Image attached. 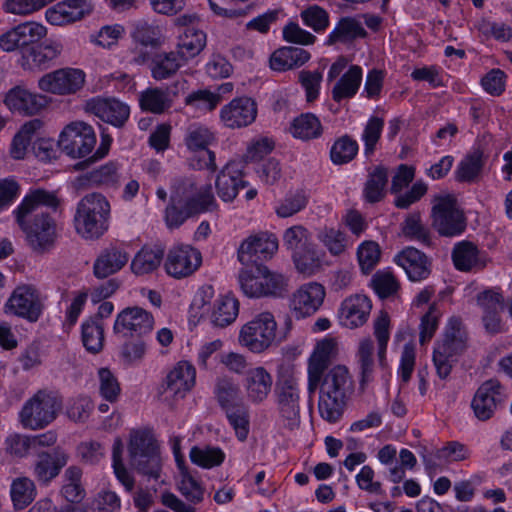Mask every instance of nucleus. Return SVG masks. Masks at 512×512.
I'll list each match as a JSON object with an SVG mask.
<instances>
[{
	"label": "nucleus",
	"instance_id": "39",
	"mask_svg": "<svg viewBox=\"0 0 512 512\" xmlns=\"http://www.w3.org/2000/svg\"><path fill=\"white\" fill-rule=\"evenodd\" d=\"M162 32L159 25L146 20H138L132 23L130 36L136 45L157 48L162 44Z\"/></svg>",
	"mask_w": 512,
	"mask_h": 512
},
{
	"label": "nucleus",
	"instance_id": "52",
	"mask_svg": "<svg viewBox=\"0 0 512 512\" xmlns=\"http://www.w3.org/2000/svg\"><path fill=\"white\" fill-rule=\"evenodd\" d=\"M11 499L16 509H24L36 496L34 482L28 477H19L11 484Z\"/></svg>",
	"mask_w": 512,
	"mask_h": 512
},
{
	"label": "nucleus",
	"instance_id": "63",
	"mask_svg": "<svg viewBox=\"0 0 512 512\" xmlns=\"http://www.w3.org/2000/svg\"><path fill=\"white\" fill-rule=\"evenodd\" d=\"M310 243V234L302 225H294L284 231L283 244L292 252V255Z\"/></svg>",
	"mask_w": 512,
	"mask_h": 512
},
{
	"label": "nucleus",
	"instance_id": "1",
	"mask_svg": "<svg viewBox=\"0 0 512 512\" xmlns=\"http://www.w3.org/2000/svg\"><path fill=\"white\" fill-rule=\"evenodd\" d=\"M59 199L54 192L44 189L31 190L13 211L21 230L25 233L29 246L36 252L50 249L55 242L56 222L46 212L35 213L40 206L57 208Z\"/></svg>",
	"mask_w": 512,
	"mask_h": 512
},
{
	"label": "nucleus",
	"instance_id": "25",
	"mask_svg": "<svg viewBox=\"0 0 512 512\" xmlns=\"http://www.w3.org/2000/svg\"><path fill=\"white\" fill-rule=\"evenodd\" d=\"M4 103L14 113L32 116L39 113L47 105V99L45 96L32 93L24 87L16 86L7 92Z\"/></svg>",
	"mask_w": 512,
	"mask_h": 512
},
{
	"label": "nucleus",
	"instance_id": "37",
	"mask_svg": "<svg viewBox=\"0 0 512 512\" xmlns=\"http://www.w3.org/2000/svg\"><path fill=\"white\" fill-rule=\"evenodd\" d=\"M185 64L175 50L158 53L151 62V76L157 81L169 79Z\"/></svg>",
	"mask_w": 512,
	"mask_h": 512
},
{
	"label": "nucleus",
	"instance_id": "30",
	"mask_svg": "<svg viewBox=\"0 0 512 512\" xmlns=\"http://www.w3.org/2000/svg\"><path fill=\"white\" fill-rule=\"evenodd\" d=\"M338 354V342L334 338H325L319 341L308 360L307 373L311 376L312 383H315L320 374L328 371L329 365L336 359Z\"/></svg>",
	"mask_w": 512,
	"mask_h": 512
},
{
	"label": "nucleus",
	"instance_id": "35",
	"mask_svg": "<svg viewBox=\"0 0 512 512\" xmlns=\"http://www.w3.org/2000/svg\"><path fill=\"white\" fill-rule=\"evenodd\" d=\"M78 182L79 186H85L88 184L106 188H117L120 183L118 164L115 162H108L101 165L100 167L79 177Z\"/></svg>",
	"mask_w": 512,
	"mask_h": 512
},
{
	"label": "nucleus",
	"instance_id": "54",
	"mask_svg": "<svg viewBox=\"0 0 512 512\" xmlns=\"http://www.w3.org/2000/svg\"><path fill=\"white\" fill-rule=\"evenodd\" d=\"M293 262L298 272L305 275H313L321 267V258L313 243L292 255Z\"/></svg>",
	"mask_w": 512,
	"mask_h": 512
},
{
	"label": "nucleus",
	"instance_id": "2",
	"mask_svg": "<svg viewBox=\"0 0 512 512\" xmlns=\"http://www.w3.org/2000/svg\"><path fill=\"white\" fill-rule=\"evenodd\" d=\"M307 390L310 395L318 391V411L322 419L336 423L344 413L354 385L347 367L336 365L320 374L315 383L308 377Z\"/></svg>",
	"mask_w": 512,
	"mask_h": 512
},
{
	"label": "nucleus",
	"instance_id": "49",
	"mask_svg": "<svg viewBox=\"0 0 512 512\" xmlns=\"http://www.w3.org/2000/svg\"><path fill=\"white\" fill-rule=\"evenodd\" d=\"M291 131L296 138L311 140L321 136L323 127L314 114L305 113L294 119Z\"/></svg>",
	"mask_w": 512,
	"mask_h": 512
},
{
	"label": "nucleus",
	"instance_id": "57",
	"mask_svg": "<svg viewBox=\"0 0 512 512\" xmlns=\"http://www.w3.org/2000/svg\"><path fill=\"white\" fill-rule=\"evenodd\" d=\"M308 204V195L303 190L289 193L275 208L280 218H288L303 210Z\"/></svg>",
	"mask_w": 512,
	"mask_h": 512
},
{
	"label": "nucleus",
	"instance_id": "10",
	"mask_svg": "<svg viewBox=\"0 0 512 512\" xmlns=\"http://www.w3.org/2000/svg\"><path fill=\"white\" fill-rule=\"evenodd\" d=\"M58 145L66 155L72 158H84L96 145L94 129L82 121L71 122L60 133Z\"/></svg>",
	"mask_w": 512,
	"mask_h": 512
},
{
	"label": "nucleus",
	"instance_id": "47",
	"mask_svg": "<svg viewBox=\"0 0 512 512\" xmlns=\"http://www.w3.org/2000/svg\"><path fill=\"white\" fill-rule=\"evenodd\" d=\"M190 461L203 469H212L221 465L224 460V454L219 447L211 445H195L189 452Z\"/></svg>",
	"mask_w": 512,
	"mask_h": 512
},
{
	"label": "nucleus",
	"instance_id": "43",
	"mask_svg": "<svg viewBox=\"0 0 512 512\" xmlns=\"http://www.w3.org/2000/svg\"><path fill=\"white\" fill-rule=\"evenodd\" d=\"M164 252L159 247L144 246L132 259L131 270L136 275L153 272L160 265Z\"/></svg>",
	"mask_w": 512,
	"mask_h": 512
},
{
	"label": "nucleus",
	"instance_id": "40",
	"mask_svg": "<svg viewBox=\"0 0 512 512\" xmlns=\"http://www.w3.org/2000/svg\"><path fill=\"white\" fill-rule=\"evenodd\" d=\"M485 165L484 153L480 149H474L467 154L458 164L455 177L459 182L475 183L482 174Z\"/></svg>",
	"mask_w": 512,
	"mask_h": 512
},
{
	"label": "nucleus",
	"instance_id": "4",
	"mask_svg": "<svg viewBox=\"0 0 512 512\" xmlns=\"http://www.w3.org/2000/svg\"><path fill=\"white\" fill-rule=\"evenodd\" d=\"M239 286L248 298H282L288 293L289 279L264 264L242 268L238 273Z\"/></svg>",
	"mask_w": 512,
	"mask_h": 512
},
{
	"label": "nucleus",
	"instance_id": "56",
	"mask_svg": "<svg viewBox=\"0 0 512 512\" xmlns=\"http://www.w3.org/2000/svg\"><path fill=\"white\" fill-rule=\"evenodd\" d=\"M388 181L387 171L383 167H376L369 174L365 185L364 194L367 201L374 203L380 201L384 196V189Z\"/></svg>",
	"mask_w": 512,
	"mask_h": 512
},
{
	"label": "nucleus",
	"instance_id": "32",
	"mask_svg": "<svg viewBox=\"0 0 512 512\" xmlns=\"http://www.w3.org/2000/svg\"><path fill=\"white\" fill-rule=\"evenodd\" d=\"M411 281H421L430 274V263L427 256L414 247H407L395 257Z\"/></svg>",
	"mask_w": 512,
	"mask_h": 512
},
{
	"label": "nucleus",
	"instance_id": "64",
	"mask_svg": "<svg viewBox=\"0 0 512 512\" xmlns=\"http://www.w3.org/2000/svg\"><path fill=\"white\" fill-rule=\"evenodd\" d=\"M317 237L332 255L338 256L345 251L346 239L340 230L324 227Z\"/></svg>",
	"mask_w": 512,
	"mask_h": 512
},
{
	"label": "nucleus",
	"instance_id": "55",
	"mask_svg": "<svg viewBox=\"0 0 512 512\" xmlns=\"http://www.w3.org/2000/svg\"><path fill=\"white\" fill-rule=\"evenodd\" d=\"M82 470L76 466H70L65 470V484L62 487V495L70 503L80 502L85 495L81 484Z\"/></svg>",
	"mask_w": 512,
	"mask_h": 512
},
{
	"label": "nucleus",
	"instance_id": "42",
	"mask_svg": "<svg viewBox=\"0 0 512 512\" xmlns=\"http://www.w3.org/2000/svg\"><path fill=\"white\" fill-rule=\"evenodd\" d=\"M366 31L360 21L352 17H344L339 20L327 38L328 45L336 43H348L358 37H365Z\"/></svg>",
	"mask_w": 512,
	"mask_h": 512
},
{
	"label": "nucleus",
	"instance_id": "34",
	"mask_svg": "<svg viewBox=\"0 0 512 512\" xmlns=\"http://www.w3.org/2000/svg\"><path fill=\"white\" fill-rule=\"evenodd\" d=\"M66 463L67 456L62 452H42L38 454L33 466V475L39 482L47 484L59 475Z\"/></svg>",
	"mask_w": 512,
	"mask_h": 512
},
{
	"label": "nucleus",
	"instance_id": "23",
	"mask_svg": "<svg viewBox=\"0 0 512 512\" xmlns=\"http://www.w3.org/2000/svg\"><path fill=\"white\" fill-rule=\"evenodd\" d=\"M6 308L9 312L32 322L38 320L42 311L39 296L32 286L17 287L8 299Z\"/></svg>",
	"mask_w": 512,
	"mask_h": 512
},
{
	"label": "nucleus",
	"instance_id": "61",
	"mask_svg": "<svg viewBox=\"0 0 512 512\" xmlns=\"http://www.w3.org/2000/svg\"><path fill=\"white\" fill-rule=\"evenodd\" d=\"M99 393L108 402L114 403L118 400L121 387L117 377L108 368L98 370Z\"/></svg>",
	"mask_w": 512,
	"mask_h": 512
},
{
	"label": "nucleus",
	"instance_id": "58",
	"mask_svg": "<svg viewBox=\"0 0 512 512\" xmlns=\"http://www.w3.org/2000/svg\"><path fill=\"white\" fill-rule=\"evenodd\" d=\"M191 217L204 213L212 208L214 205V196L210 185L203 186L189 197L184 202Z\"/></svg>",
	"mask_w": 512,
	"mask_h": 512
},
{
	"label": "nucleus",
	"instance_id": "41",
	"mask_svg": "<svg viewBox=\"0 0 512 512\" xmlns=\"http://www.w3.org/2000/svg\"><path fill=\"white\" fill-rule=\"evenodd\" d=\"M206 45V35L201 30L192 27L185 29L180 36L176 47V53L187 63L190 59L197 56Z\"/></svg>",
	"mask_w": 512,
	"mask_h": 512
},
{
	"label": "nucleus",
	"instance_id": "46",
	"mask_svg": "<svg viewBox=\"0 0 512 512\" xmlns=\"http://www.w3.org/2000/svg\"><path fill=\"white\" fill-rule=\"evenodd\" d=\"M224 363L223 342L220 339L204 343L197 354V364L206 370H216Z\"/></svg>",
	"mask_w": 512,
	"mask_h": 512
},
{
	"label": "nucleus",
	"instance_id": "15",
	"mask_svg": "<svg viewBox=\"0 0 512 512\" xmlns=\"http://www.w3.org/2000/svg\"><path fill=\"white\" fill-rule=\"evenodd\" d=\"M215 141V134L207 126L200 123L190 124L185 132L184 143L189 151H203L195 165L198 169H207L212 173L216 172L215 153L208 149V146Z\"/></svg>",
	"mask_w": 512,
	"mask_h": 512
},
{
	"label": "nucleus",
	"instance_id": "17",
	"mask_svg": "<svg viewBox=\"0 0 512 512\" xmlns=\"http://www.w3.org/2000/svg\"><path fill=\"white\" fill-rule=\"evenodd\" d=\"M506 399L504 387L496 379H489L477 389L471 403L475 416L485 421L490 419Z\"/></svg>",
	"mask_w": 512,
	"mask_h": 512
},
{
	"label": "nucleus",
	"instance_id": "3",
	"mask_svg": "<svg viewBox=\"0 0 512 512\" xmlns=\"http://www.w3.org/2000/svg\"><path fill=\"white\" fill-rule=\"evenodd\" d=\"M111 205L101 193L85 195L76 206L73 218L76 232L84 239L96 240L109 229Z\"/></svg>",
	"mask_w": 512,
	"mask_h": 512
},
{
	"label": "nucleus",
	"instance_id": "22",
	"mask_svg": "<svg viewBox=\"0 0 512 512\" xmlns=\"http://www.w3.org/2000/svg\"><path fill=\"white\" fill-rule=\"evenodd\" d=\"M325 295V288L320 283L303 284L293 293L290 307L297 318L309 317L321 307Z\"/></svg>",
	"mask_w": 512,
	"mask_h": 512
},
{
	"label": "nucleus",
	"instance_id": "7",
	"mask_svg": "<svg viewBox=\"0 0 512 512\" xmlns=\"http://www.w3.org/2000/svg\"><path fill=\"white\" fill-rule=\"evenodd\" d=\"M466 347V334L462 330V322L457 318H451L445 330L444 337L437 342L433 362L437 375L446 379L456 361V356L464 351Z\"/></svg>",
	"mask_w": 512,
	"mask_h": 512
},
{
	"label": "nucleus",
	"instance_id": "9",
	"mask_svg": "<svg viewBox=\"0 0 512 512\" xmlns=\"http://www.w3.org/2000/svg\"><path fill=\"white\" fill-rule=\"evenodd\" d=\"M226 419L237 439L245 441L250 430V413L244 402L241 382L226 377Z\"/></svg>",
	"mask_w": 512,
	"mask_h": 512
},
{
	"label": "nucleus",
	"instance_id": "6",
	"mask_svg": "<svg viewBox=\"0 0 512 512\" xmlns=\"http://www.w3.org/2000/svg\"><path fill=\"white\" fill-rule=\"evenodd\" d=\"M61 407L62 401L55 393L40 390L24 403L20 423L26 429H43L56 419Z\"/></svg>",
	"mask_w": 512,
	"mask_h": 512
},
{
	"label": "nucleus",
	"instance_id": "16",
	"mask_svg": "<svg viewBox=\"0 0 512 512\" xmlns=\"http://www.w3.org/2000/svg\"><path fill=\"white\" fill-rule=\"evenodd\" d=\"M85 74L76 68H61L44 74L38 80L40 90L55 95H71L82 89Z\"/></svg>",
	"mask_w": 512,
	"mask_h": 512
},
{
	"label": "nucleus",
	"instance_id": "20",
	"mask_svg": "<svg viewBox=\"0 0 512 512\" xmlns=\"http://www.w3.org/2000/svg\"><path fill=\"white\" fill-rule=\"evenodd\" d=\"M277 406L281 418L290 429L300 423V389L293 379H285L276 390Z\"/></svg>",
	"mask_w": 512,
	"mask_h": 512
},
{
	"label": "nucleus",
	"instance_id": "50",
	"mask_svg": "<svg viewBox=\"0 0 512 512\" xmlns=\"http://www.w3.org/2000/svg\"><path fill=\"white\" fill-rule=\"evenodd\" d=\"M373 351L374 345L370 338H363L360 340L356 357L360 369L361 387L372 380V375L374 372Z\"/></svg>",
	"mask_w": 512,
	"mask_h": 512
},
{
	"label": "nucleus",
	"instance_id": "44",
	"mask_svg": "<svg viewBox=\"0 0 512 512\" xmlns=\"http://www.w3.org/2000/svg\"><path fill=\"white\" fill-rule=\"evenodd\" d=\"M81 339L85 349L97 354L104 345V326L97 318H89L81 325Z\"/></svg>",
	"mask_w": 512,
	"mask_h": 512
},
{
	"label": "nucleus",
	"instance_id": "13",
	"mask_svg": "<svg viewBox=\"0 0 512 512\" xmlns=\"http://www.w3.org/2000/svg\"><path fill=\"white\" fill-rule=\"evenodd\" d=\"M433 226L443 236H456L466 227L465 218L452 196L437 199L432 209Z\"/></svg>",
	"mask_w": 512,
	"mask_h": 512
},
{
	"label": "nucleus",
	"instance_id": "62",
	"mask_svg": "<svg viewBox=\"0 0 512 512\" xmlns=\"http://www.w3.org/2000/svg\"><path fill=\"white\" fill-rule=\"evenodd\" d=\"M390 318L387 312L381 311L374 321V336L378 345V358L381 366L385 364L387 344L390 338Z\"/></svg>",
	"mask_w": 512,
	"mask_h": 512
},
{
	"label": "nucleus",
	"instance_id": "33",
	"mask_svg": "<svg viewBox=\"0 0 512 512\" xmlns=\"http://www.w3.org/2000/svg\"><path fill=\"white\" fill-rule=\"evenodd\" d=\"M257 116L256 102L250 97H238L226 106V126L242 128L252 124Z\"/></svg>",
	"mask_w": 512,
	"mask_h": 512
},
{
	"label": "nucleus",
	"instance_id": "38",
	"mask_svg": "<svg viewBox=\"0 0 512 512\" xmlns=\"http://www.w3.org/2000/svg\"><path fill=\"white\" fill-rule=\"evenodd\" d=\"M173 97L169 91L160 87H149L139 95V105L143 111L153 114H163L173 105Z\"/></svg>",
	"mask_w": 512,
	"mask_h": 512
},
{
	"label": "nucleus",
	"instance_id": "29",
	"mask_svg": "<svg viewBox=\"0 0 512 512\" xmlns=\"http://www.w3.org/2000/svg\"><path fill=\"white\" fill-rule=\"evenodd\" d=\"M129 258V253L123 248L113 245L104 248L94 261V276L104 279L119 272L128 263Z\"/></svg>",
	"mask_w": 512,
	"mask_h": 512
},
{
	"label": "nucleus",
	"instance_id": "60",
	"mask_svg": "<svg viewBox=\"0 0 512 512\" xmlns=\"http://www.w3.org/2000/svg\"><path fill=\"white\" fill-rule=\"evenodd\" d=\"M358 143L350 136L340 137L333 144L330 157L334 164H345L350 162L358 153Z\"/></svg>",
	"mask_w": 512,
	"mask_h": 512
},
{
	"label": "nucleus",
	"instance_id": "59",
	"mask_svg": "<svg viewBox=\"0 0 512 512\" xmlns=\"http://www.w3.org/2000/svg\"><path fill=\"white\" fill-rule=\"evenodd\" d=\"M221 97L209 89L192 91L185 98V105L201 112H209L216 108Z\"/></svg>",
	"mask_w": 512,
	"mask_h": 512
},
{
	"label": "nucleus",
	"instance_id": "28",
	"mask_svg": "<svg viewBox=\"0 0 512 512\" xmlns=\"http://www.w3.org/2000/svg\"><path fill=\"white\" fill-rule=\"evenodd\" d=\"M372 304L370 299L362 294L347 297L339 309V319L348 328H357L368 320Z\"/></svg>",
	"mask_w": 512,
	"mask_h": 512
},
{
	"label": "nucleus",
	"instance_id": "5",
	"mask_svg": "<svg viewBox=\"0 0 512 512\" xmlns=\"http://www.w3.org/2000/svg\"><path fill=\"white\" fill-rule=\"evenodd\" d=\"M130 465L139 473L158 478L161 471L159 445L151 430H132L129 435Z\"/></svg>",
	"mask_w": 512,
	"mask_h": 512
},
{
	"label": "nucleus",
	"instance_id": "14",
	"mask_svg": "<svg viewBox=\"0 0 512 512\" xmlns=\"http://www.w3.org/2000/svg\"><path fill=\"white\" fill-rule=\"evenodd\" d=\"M47 35V28L36 21H25L0 36V48L5 52L26 50L38 44Z\"/></svg>",
	"mask_w": 512,
	"mask_h": 512
},
{
	"label": "nucleus",
	"instance_id": "24",
	"mask_svg": "<svg viewBox=\"0 0 512 512\" xmlns=\"http://www.w3.org/2000/svg\"><path fill=\"white\" fill-rule=\"evenodd\" d=\"M214 298V289L210 285H205L201 287L191 304V312L195 309H203L208 305L207 309H205L200 317L204 320L208 321L209 325L214 329H222L224 328V296L219 295L213 304L211 305V300Z\"/></svg>",
	"mask_w": 512,
	"mask_h": 512
},
{
	"label": "nucleus",
	"instance_id": "27",
	"mask_svg": "<svg viewBox=\"0 0 512 512\" xmlns=\"http://www.w3.org/2000/svg\"><path fill=\"white\" fill-rule=\"evenodd\" d=\"M87 111L115 127H122L129 118V107L116 99L93 98L86 104Z\"/></svg>",
	"mask_w": 512,
	"mask_h": 512
},
{
	"label": "nucleus",
	"instance_id": "21",
	"mask_svg": "<svg viewBox=\"0 0 512 512\" xmlns=\"http://www.w3.org/2000/svg\"><path fill=\"white\" fill-rule=\"evenodd\" d=\"M62 44L53 39H47L26 50L21 55V66L24 70L42 71L48 69L53 61L62 53Z\"/></svg>",
	"mask_w": 512,
	"mask_h": 512
},
{
	"label": "nucleus",
	"instance_id": "26",
	"mask_svg": "<svg viewBox=\"0 0 512 512\" xmlns=\"http://www.w3.org/2000/svg\"><path fill=\"white\" fill-rule=\"evenodd\" d=\"M92 11V5L86 0H65L48 8L45 18L55 26L70 24L83 19Z\"/></svg>",
	"mask_w": 512,
	"mask_h": 512
},
{
	"label": "nucleus",
	"instance_id": "51",
	"mask_svg": "<svg viewBox=\"0 0 512 512\" xmlns=\"http://www.w3.org/2000/svg\"><path fill=\"white\" fill-rule=\"evenodd\" d=\"M402 233L410 240L417 241L424 246L432 245L429 229L422 223L419 212L409 214L402 223Z\"/></svg>",
	"mask_w": 512,
	"mask_h": 512
},
{
	"label": "nucleus",
	"instance_id": "19",
	"mask_svg": "<svg viewBox=\"0 0 512 512\" xmlns=\"http://www.w3.org/2000/svg\"><path fill=\"white\" fill-rule=\"evenodd\" d=\"M153 315L145 309L134 306L123 309L116 317L113 330L123 336H141L152 331Z\"/></svg>",
	"mask_w": 512,
	"mask_h": 512
},
{
	"label": "nucleus",
	"instance_id": "45",
	"mask_svg": "<svg viewBox=\"0 0 512 512\" xmlns=\"http://www.w3.org/2000/svg\"><path fill=\"white\" fill-rule=\"evenodd\" d=\"M362 80V69L359 66H351L340 78L332 90V98L336 102L352 98L358 91Z\"/></svg>",
	"mask_w": 512,
	"mask_h": 512
},
{
	"label": "nucleus",
	"instance_id": "53",
	"mask_svg": "<svg viewBox=\"0 0 512 512\" xmlns=\"http://www.w3.org/2000/svg\"><path fill=\"white\" fill-rule=\"evenodd\" d=\"M452 259L458 270L469 271L479 265V252L473 243L463 241L455 245Z\"/></svg>",
	"mask_w": 512,
	"mask_h": 512
},
{
	"label": "nucleus",
	"instance_id": "48",
	"mask_svg": "<svg viewBox=\"0 0 512 512\" xmlns=\"http://www.w3.org/2000/svg\"><path fill=\"white\" fill-rule=\"evenodd\" d=\"M180 481L178 484L181 494L190 502L198 503L203 499V488L201 483L193 474V471L186 466L185 461H179Z\"/></svg>",
	"mask_w": 512,
	"mask_h": 512
},
{
	"label": "nucleus",
	"instance_id": "31",
	"mask_svg": "<svg viewBox=\"0 0 512 512\" xmlns=\"http://www.w3.org/2000/svg\"><path fill=\"white\" fill-rule=\"evenodd\" d=\"M247 399L254 404L264 402L273 384L272 375L262 366L253 367L243 380Z\"/></svg>",
	"mask_w": 512,
	"mask_h": 512
},
{
	"label": "nucleus",
	"instance_id": "11",
	"mask_svg": "<svg viewBox=\"0 0 512 512\" xmlns=\"http://www.w3.org/2000/svg\"><path fill=\"white\" fill-rule=\"evenodd\" d=\"M196 369L189 361H179L169 371L158 389L160 400L171 405L182 399L195 385Z\"/></svg>",
	"mask_w": 512,
	"mask_h": 512
},
{
	"label": "nucleus",
	"instance_id": "8",
	"mask_svg": "<svg viewBox=\"0 0 512 512\" xmlns=\"http://www.w3.org/2000/svg\"><path fill=\"white\" fill-rule=\"evenodd\" d=\"M277 341V322L269 311L257 314L239 333L240 344L253 353H261Z\"/></svg>",
	"mask_w": 512,
	"mask_h": 512
},
{
	"label": "nucleus",
	"instance_id": "18",
	"mask_svg": "<svg viewBox=\"0 0 512 512\" xmlns=\"http://www.w3.org/2000/svg\"><path fill=\"white\" fill-rule=\"evenodd\" d=\"M201 253L190 245H175L167 253L165 270L168 275L181 279L192 275L201 265Z\"/></svg>",
	"mask_w": 512,
	"mask_h": 512
},
{
	"label": "nucleus",
	"instance_id": "12",
	"mask_svg": "<svg viewBox=\"0 0 512 512\" xmlns=\"http://www.w3.org/2000/svg\"><path fill=\"white\" fill-rule=\"evenodd\" d=\"M277 251V237L273 233L261 231L242 241L237 251V257L243 265H257L272 259Z\"/></svg>",
	"mask_w": 512,
	"mask_h": 512
},
{
	"label": "nucleus",
	"instance_id": "36",
	"mask_svg": "<svg viewBox=\"0 0 512 512\" xmlns=\"http://www.w3.org/2000/svg\"><path fill=\"white\" fill-rule=\"evenodd\" d=\"M310 54L303 48L282 47L270 57V67L275 71H286L304 65Z\"/></svg>",
	"mask_w": 512,
	"mask_h": 512
}]
</instances>
